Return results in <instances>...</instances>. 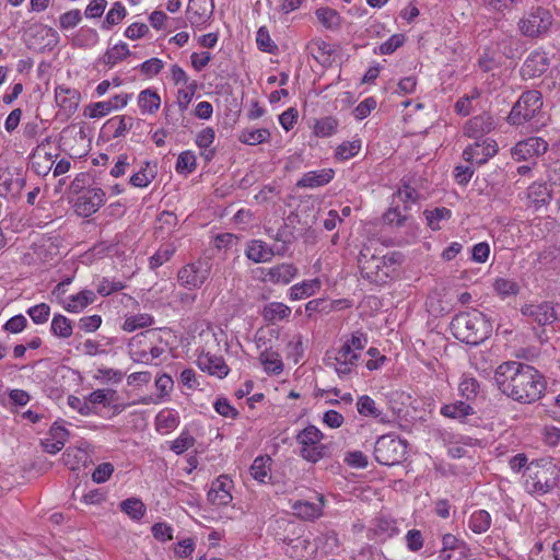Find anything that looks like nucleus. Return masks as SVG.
<instances>
[{
  "label": "nucleus",
  "instance_id": "obj_56",
  "mask_svg": "<svg viewBox=\"0 0 560 560\" xmlns=\"http://www.w3.org/2000/svg\"><path fill=\"white\" fill-rule=\"evenodd\" d=\"M465 542L463 540H459L456 536L452 534H445L442 537V550H441V558L443 560H450L451 555H445L446 551L457 550L460 548H465Z\"/></svg>",
  "mask_w": 560,
  "mask_h": 560
},
{
  "label": "nucleus",
  "instance_id": "obj_2",
  "mask_svg": "<svg viewBox=\"0 0 560 560\" xmlns=\"http://www.w3.org/2000/svg\"><path fill=\"white\" fill-rule=\"evenodd\" d=\"M451 330L459 341L476 346L490 336L492 324L483 313L472 310L457 314L451 322Z\"/></svg>",
  "mask_w": 560,
  "mask_h": 560
},
{
  "label": "nucleus",
  "instance_id": "obj_46",
  "mask_svg": "<svg viewBox=\"0 0 560 560\" xmlns=\"http://www.w3.org/2000/svg\"><path fill=\"white\" fill-rule=\"evenodd\" d=\"M176 247L174 244H165L161 246L154 255H152L149 259V266L151 269H156L162 266L164 262L168 261L171 257L175 254Z\"/></svg>",
  "mask_w": 560,
  "mask_h": 560
},
{
  "label": "nucleus",
  "instance_id": "obj_43",
  "mask_svg": "<svg viewBox=\"0 0 560 560\" xmlns=\"http://www.w3.org/2000/svg\"><path fill=\"white\" fill-rule=\"evenodd\" d=\"M120 510L125 512L132 520H140L145 513V506L141 500L137 498H129L120 503Z\"/></svg>",
  "mask_w": 560,
  "mask_h": 560
},
{
  "label": "nucleus",
  "instance_id": "obj_19",
  "mask_svg": "<svg viewBox=\"0 0 560 560\" xmlns=\"http://www.w3.org/2000/svg\"><path fill=\"white\" fill-rule=\"evenodd\" d=\"M550 66V60L545 51L534 50L525 59L521 73L524 78H537L544 74Z\"/></svg>",
  "mask_w": 560,
  "mask_h": 560
},
{
  "label": "nucleus",
  "instance_id": "obj_61",
  "mask_svg": "<svg viewBox=\"0 0 560 560\" xmlns=\"http://www.w3.org/2000/svg\"><path fill=\"white\" fill-rule=\"evenodd\" d=\"M164 67V62L159 58H151L145 60L139 66L142 74L148 78H152L161 72Z\"/></svg>",
  "mask_w": 560,
  "mask_h": 560
},
{
  "label": "nucleus",
  "instance_id": "obj_4",
  "mask_svg": "<svg viewBox=\"0 0 560 560\" xmlns=\"http://www.w3.org/2000/svg\"><path fill=\"white\" fill-rule=\"evenodd\" d=\"M553 15L550 10L537 5L532 7L517 22L518 32L530 39L547 36L553 24Z\"/></svg>",
  "mask_w": 560,
  "mask_h": 560
},
{
  "label": "nucleus",
  "instance_id": "obj_41",
  "mask_svg": "<svg viewBox=\"0 0 560 560\" xmlns=\"http://www.w3.org/2000/svg\"><path fill=\"white\" fill-rule=\"evenodd\" d=\"M317 289H319L318 280L304 281L303 283L294 284L290 289V299L301 300L308 298L313 295Z\"/></svg>",
  "mask_w": 560,
  "mask_h": 560
},
{
  "label": "nucleus",
  "instance_id": "obj_6",
  "mask_svg": "<svg viewBox=\"0 0 560 560\" xmlns=\"http://www.w3.org/2000/svg\"><path fill=\"white\" fill-rule=\"evenodd\" d=\"M542 96L537 90L523 92L512 107L508 120L511 125H523L535 118L541 110Z\"/></svg>",
  "mask_w": 560,
  "mask_h": 560
},
{
  "label": "nucleus",
  "instance_id": "obj_38",
  "mask_svg": "<svg viewBox=\"0 0 560 560\" xmlns=\"http://www.w3.org/2000/svg\"><path fill=\"white\" fill-rule=\"evenodd\" d=\"M491 525V516L486 510L475 511L469 518L468 526L475 534L486 533Z\"/></svg>",
  "mask_w": 560,
  "mask_h": 560
},
{
  "label": "nucleus",
  "instance_id": "obj_27",
  "mask_svg": "<svg viewBox=\"0 0 560 560\" xmlns=\"http://www.w3.org/2000/svg\"><path fill=\"white\" fill-rule=\"evenodd\" d=\"M357 410L363 417L377 419L382 423L389 422L387 416L376 406L375 400L368 395L358 398Z\"/></svg>",
  "mask_w": 560,
  "mask_h": 560
},
{
  "label": "nucleus",
  "instance_id": "obj_26",
  "mask_svg": "<svg viewBox=\"0 0 560 560\" xmlns=\"http://www.w3.org/2000/svg\"><path fill=\"white\" fill-rule=\"evenodd\" d=\"M332 177V170L312 171L305 173L296 186L300 188H315L328 184Z\"/></svg>",
  "mask_w": 560,
  "mask_h": 560
},
{
  "label": "nucleus",
  "instance_id": "obj_55",
  "mask_svg": "<svg viewBox=\"0 0 560 560\" xmlns=\"http://www.w3.org/2000/svg\"><path fill=\"white\" fill-rule=\"evenodd\" d=\"M27 315L36 325L45 324L50 315V306L46 303H39L27 310Z\"/></svg>",
  "mask_w": 560,
  "mask_h": 560
},
{
  "label": "nucleus",
  "instance_id": "obj_51",
  "mask_svg": "<svg viewBox=\"0 0 560 560\" xmlns=\"http://www.w3.org/2000/svg\"><path fill=\"white\" fill-rule=\"evenodd\" d=\"M360 149H361L360 140L342 142L340 145H338V148L336 150V158L340 161L349 160V159L355 156L359 153Z\"/></svg>",
  "mask_w": 560,
  "mask_h": 560
},
{
  "label": "nucleus",
  "instance_id": "obj_12",
  "mask_svg": "<svg viewBox=\"0 0 560 560\" xmlns=\"http://www.w3.org/2000/svg\"><path fill=\"white\" fill-rule=\"evenodd\" d=\"M522 313L532 317L540 326L550 325L560 320V304L544 302L537 305H525Z\"/></svg>",
  "mask_w": 560,
  "mask_h": 560
},
{
  "label": "nucleus",
  "instance_id": "obj_16",
  "mask_svg": "<svg viewBox=\"0 0 560 560\" xmlns=\"http://www.w3.org/2000/svg\"><path fill=\"white\" fill-rule=\"evenodd\" d=\"M494 126L493 117L488 113H483L466 121L464 135L475 141H482L483 139H488L486 135L493 130Z\"/></svg>",
  "mask_w": 560,
  "mask_h": 560
},
{
  "label": "nucleus",
  "instance_id": "obj_42",
  "mask_svg": "<svg viewBox=\"0 0 560 560\" xmlns=\"http://www.w3.org/2000/svg\"><path fill=\"white\" fill-rule=\"evenodd\" d=\"M127 12L121 2H115L110 10L107 12L105 20L102 23L103 30H110L113 26L119 24L126 16Z\"/></svg>",
  "mask_w": 560,
  "mask_h": 560
},
{
  "label": "nucleus",
  "instance_id": "obj_21",
  "mask_svg": "<svg viewBox=\"0 0 560 560\" xmlns=\"http://www.w3.org/2000/svg\"><path fill=\"white\" fill-rule=\"evenodd\" d=\"M212 0H189L187 8V19L191 25L203 24L212 13Z\"/></svg>",
  "mask_w": 560,
  "mask_h": 560
},
{
  "label": "nucleus",
  "instance_id": "obj_39",
  "mask_svg": "<svg viewBox=\"0 0 560 560\" xmlns=\"http://www.w3.org/2000/svg\"><path fill=\"white\" fill-rule=\"evenodd\" d=\"M129 55L130 50L128 48V45L126 43H119L104 54L102 61L104 65L109 66L112 68L117 62L127 58Z\"/></svg>",
  "mask_w": 560,
  "mask_h": 560
},
{
  "label": "nucleus",
  "instance_id": "obj_58",
  "mask_svg": "<svg viewBox=\"0 0 560 560\" xmlns=\"http://www.w3.org/2000/svg\"><path fill=\"white\" fill-rule=\"evenodd\" d=\"M195 444V438L188 431H183L180 435L172 442L171 450L177 455L183 454Z\"/></svg>",
  "mask_w": 560,
  "mask_h": 560
},
{
  "label": "nucleus",
  "instance_id": "obj_13",
  "mask_svg": "<svg viewBox=\"0 0 560 560\" xmlns=\"http://www.w3.org/2000/svg\"><path fill=\"white\" fill-rule=\"evenodd\" d=\"M497 152V142L493 139H483L482 141H475L474 144L468 145L463 152V158L467 162L482 165L490 158L494 156Z\"/></svg>",
  "mask_w": 560,
  "mask_h": 560
},
{
  "label": "nucleus",
  "instance_id": "obj_35",
  "mask_svg": "<svg viewBox=\"0 0 560 560\" xmlns=\"http://www.w3.org/2000/svg\"><path fill=\"white\" fill-rule=\"evenodd\" d=\"M50 331L55 337L68 339L73 332L72 322L62 314H55L51 319Z\"/></svg>",
  "mask_w": 560,
  "mask_h": 560
},
{
  "label": "nucleus",
  "instance_id": "obj_52",
  "mask_svg": "<svg viewBox=\"0 0 560 560\" xmlns=\"http://www.w3.org/2000/svg\"><path fill=\"white\" fill-rule=\"evenodd\" d=\"M116 397V390L110 388L96 389L88 396V400L91 405H103L108 406Z\"/></svg>",
  "mask_w": 560,
  "mask_h": 560
},
{
  "label": "nucleus",
  "instance_id": "obj_32",
  "mask_svg": "<svg viewBox=\"0 0 560 560\" xmlns=\"http://www.w3.org/2000/svg\"><path fill=\"white\" fill-rule=\"evenodd\" d=\"M138 105L142 113L154 114L161 106V97L155 91L145 89L138 96Z\"/></svg>",
  "mask_w": 560,
  "mask_h": 560
},
{
  "label": "nucleus",
  "instance_id": "obj_63",
  "mask_svg": "<svg viewBox=\"0 0 560 560\" xmlns=\"http://www.w3.org/2000/svg\"><path fill=\"white\" fill-rule=\"evenodd\" d=\"M213 407L219 415L226 418L236 419L240 415L238 411L233 406H231L229 400L224 397L218 398Z\"/></svg>",
  "mask_w": 560,
  "mask_h": 560
},
{
  "label": "nucleus",
  "instance_id": "obj_3",
  "mask_svg": "<svg viewBox=\"0 0 560 560\" xmlns=\"http://www.w3.org/2000/svg\"><path fill=\"white\" fill-rule=\"evenodd\" d=\"M530 485V492L536 494H546L558 487L560 480V469L550 459L540 458L534 460L527 466Z\"/></svg>",
  "mask_w": 560,
  "mask_h": 560
},
{
  "label": "nucleus",
  "instance_id": "obj_64",
  "mask_svg": "<svg viewBox=\"0 0 560 560\" xmlns=\"http://www.w3.org/2000/svg\"><path fill=\"white\" fill-rule=\"evenodd\" d=\"M27 326V319L24 315L19 314L11 317L3 326L5 331L11 334H19L23 331Z\"/></svg>",
  "mask_w": 560,
  "mask_h": 560
},
{
  "label": "nucleus",
  "instance_id": "obj_49",
  "mask_svg": "<svg viewBox=\"0 0 560 560\" xmlns=\"http://www.w3.org/2000/svg\"><path fill=\"white\" fill-rule=\"evenodd\" d=\"M153 324V317L149 314H137L129 316L122 324L125 331L131 332L139 328H144Z\"/></svg>",
  "mask_w": 560,
  "mask_h": 560
},
{
  "label": "nucleus",
  "instance_id": "obj_37",
  "mask_svg": "<svg viewBox=\"0 0 560 560\" xmlns=\"http://www.w3.org/2000/svg\"><path fill=\"white\" fill-rule=\"evenodd\" d=\"M270 132L266 128L244 129L238 135L240 142L248 145H256L269 141Z\"/></svg>",
  "mask_w": 560,
  "mask_h": 560
},
{
  "label": "nucleus",
  "instance_id": "obj_45",
  "mask_svg": "<svg viewBox=\"0 0 560 560\" xmlns=\"http://www.w3.org/2000/svg\"><path fill=\"white\" fill-rule=\"evenodd\" d=\"M197 167V158L190 150L182 152L176 162V171L179 174H190Z\"/></svg>",
  "mask_w": 560,
  "mask_h": 560
},
{
  "label": "nucleus",
  "instance_id": "obj_36",
  "mask_svg": "<svg viewBox=\"0 0 560 560\" xmlns=\"http://www.w3.org/2000/svg\"><path fill=\"white\" fill-rule=\"evenodd\" d=\"M89 459V454L85 448L79 447H69L63 453V462L71 470L79 469L81 465H85Z\"/></svg>",
  "mask_w": 560,
  "mask_h": 560
},
{
  "label": "nucleus",
  "instance_id": "obj_57",
  "mask_svg": "<svg viewBox=\"0 0 560 560\" xmlns=\"http://www.w3.org/2000/svg\"><path fill=\"white\" fill-rule=\"evenodd\" d=\"M82 20V14L79 9H73L62 13L59 16V25L61 30H71L75 27Z\"/></svg>",
  "mask_w": 560,
  "mask_h": 560
},
{
  "label": "nucleus",
  "instance_id": "obj_34",
  "mask_svg": "<svg viewBox=\"0 0 560 560\" xmlns=\"http://www.w3.org/2000/svg\"><path fill=\"white\" fill-rule=\"evenodd\" d=\"M271 463L269 456L256 457L249 468L250 476L261 483L266 482V479L270 478Z\"/></svg>",
  "mask_w": 560,
  "mask_h": 560
},
{
  "label": "nucleus",
  "instance_id": "obj_62",
  "mask_svg": "<svg viewBox=\"0 0 560 560\" xmlns=\"http://www.w3.org/2000/svg\"><path fill=\"white\" fill-rule=\"evenodd\" d=\"M125 289V284L121 281H114L107 278H103L97 285V293L102 296H107L114 292H118Z\"/></svg>",
  "mask_w": 560,
  "mask_h": 560
},
{
  "label": "nucleus",
  "instance_id": "obj_53",
  "mask_svg": "<svg viewBox=\"0 0 560 560\" xmlns=\"http://www.w3.org/2000/svg\"><path fill=\"white\" fill-rule=\"evenodd\" d=\"M115 110V106L112 105L110 102L104 101V102H96L93 104H90L85 110L84 115L89 116L90 118H101L109 113Z\"/></svg>",
  "mask_w": 560,
  "mask_h": 560
},
{
  "label": "nucleus",
  "instance_id": "obj_59",
  "mask_svg": "<svg viewBox=\"0 0 560 560\" xmlns=\"http://www.w3.org/2000/svg\"><path fill=\"white\" fill-rule=\"evenodd\" d=\"M178 417L176 413L165 410L161 411L156 416V429L172 430L178 425Z\"/></svg>",
  "mask_w": 560,
  "mask_h": 560
},
{
  "label": "nucleus",
  "instance_id": "obj_31",
  "mask_svg": "<svg viewBox=\"0 0 560 560\" xmlns=\"http://www.w3.org/2000/svg\"><path fill=\"white\" fill-rule=\"evenodd\" d=\"M291 315V308L280 302H271L264 306L261 316L268 323L285 319Z\"/></svg>",
  "mask_w": 560,
  "mask_h": 560
},
{
  "label": "nucleus",
  "instance_id": "obj_8",
  "mask_svg": "<svg viewBox=\"0 0 560 560\" xmlns=\"http://www.w3.org/2000/svg\"><path fill=\"white\" fill-rule=\"evenodd\" d=\"M358 266L362 277L371 282H385L388 277L385 258L375 255L370 247H364L360 250Z\"/></svg>",
  "mask_w": 560,
  "mask_h": 560
},
{
  "label": "nucleus",
  "instance_id": "obj_10",
  "mask_svg": "<svg viewBox=\"0 0 560 560\" xmlns=\"http://www.w3.org/2000/svg\"><path fill=\"white\" fill-rule=\"evenodd\" d=\"M210 272L211 262L208 259H198L182 267L177 278L182 285L188 289H196L205 283Z\"/></svg>",
  "mask_w": 560,
  "mask_h": 560
},
{
  "label": "nucleus",
  "instance_id": "obj_17",
  "mask_svg": "<svg viewBox=\"0 0 560 560\" xmlns=\"http://www.w3.org/2000/svg\"><path fill=\"white\" fill-rule=\"evenodd\" d=\"M233 481L226 476H219L210 487L208 491V501L217 506H225L228 505L233 497L231 494Z\"/></svg>",
  "mask_w": 560,
  "mask_h": 560
},
{
  "label": "nucleus",
  "instance_id": "obj_47",
  "mask_svg": "<svg viewBox=\"0 0 560 560\" xmlns=\"http://www.w3.org/2000/svg\"><path fill=\"white\" fill-rule=\"evenodd\" d=\"M338 120L331 116H327L316 120L314 125V133L317 137H330L337 131Z\"/></svg>",
  "mask_w": 560,
  "mask_h": 560
},
{
  "label": "nucleus",
  "instance_id": "obj_30",
  "mask_svg": "<svg viewBox=\"0 0 560 560\" xmlns=\"http://www.w3.org/2000/svg\"><path fill=\"white\" fill-rule=\"evenodd\" d=\"M292 509L294 514L300 518L312 521L318 518L323 511V497H319V503H313L308 501H296Z\"/></svg>",
  "mask_w": 560,
  "mask_h": 560
},
{
  "label": "nucleus",
  "instance_id": "obj_20",
  "mask_svg": "<svg viewBox=\"0 0 560 560\" xmlns=\"http://www.w3.org/2000/svg\"><path fill=\"white\" fill-rule=\"evenodd\" d=\"M80 97V92L75 89L59 85L55 90L56 102L68 116L77 110Z\"/></svg>",
  "mask_w": 560,
  "mask_h": 560
},
{
  "label": "nucleus",
  "instance_id": "obj_40",
  "mask_svg": "<svg viewBox=\"0 0 560 560\" xmlns=\"http://www.w3.org/2000/svg\"><path fill=\"white\" fill-rule=\"evenodd\" d=\"M259 360L267 372L279 374L283 371V363L278 352L265 350Z\"/></svg>",
  "mask_w": 560,
  "mask_h": 560
},
{
  "label": "nucleus",
  "instance_id": "obj_60",
  "mask_svg": "<svg viewBox=\"0 0 560 560\" xmlns=\"http://www.w3.org/2000/svg\"><path fill=\"white\" fill-rule=\"evenodd\" d=\"M405 42L406 36L404 34H394L380 46V52L382 55H390L396 49L401 47L405 44Z\"/></svg>",
  "mask_w": 560,
  "mask_h": 560
},
{
  "label": "nucleus",
  "instance_id": "obj_50",
  "mask_svg": "<svg viewBox=\"0 0 560 560\" xmlns=\"http://www.w3.org/2000/svg\"><path fill=\"white\" fill-rule=\"evenodd\" d=\"M493 288L501 298L516 295L520 291V287L514 280L505 278H498L493 283Z\"/></svg>",
  "mask_w": 560,
  "mask_h": 560
},
{
  "label": "nucleus",
  "instance_id": "obj_28",
  "mask_svg": "<svg viewBox=\"0 0 560 560\" xmlns=\"http://www.w3.org/2000/svg\"><path fill=\"white\" fill-rule=\"evenodd\" d=\"M96 299L92 290H83L74 295H71L67 302L62 303L63 308L69 313H80Z\"/></svg>",
  "mask_w": 560,
  "mask_h": 560
},
{
  "label": "nucleus",
  "instance_id": "obj_7",
  "mask_svg": "<svg viewBox=\"0 0 560 560\" xmlns=\"http://www.w3.org/2000/svg\"><path fill=\"white\" fill-rule=\"evenodd\" d=\"M405 454V443L393 435H383L375 442L374 457L381 465L393 466L399 464Z\"/></svg>",
  "mask_w": 560,
  "mask_h": 560
},
{
  "label": "nucleus",
  "instance_id": "obj_18",
  "mask_svg": "<svg viewBox=\"0 0 560 560\" xmlns=\"http://www.w3.org/2000/svg\"><path fill=\"white\" fill-rule=\"evenodd\" d=\"M155 336L153 330H145L133 336L128 342V353L135 363H150L148 354L149 340Z\"/></svg>",
  "mask_w": 560,
  "mask_h": 560
},
{
  "label": "nucleus",
  "instance_id": "obj_44",
  "mask_svg": "<svg viewBox=\"0 0 560 560\" xmlns=\"http://www.w3.org/2000/svg\"><path fill=\"white\" fill-rule=\"evenodd\" d=\"M424 215L428 222V225L431 230L436 231L440 230V222L444 220H448L452 215L450 209L442 207L435 208L433 210H425Z\"/></svg>",
  "mask_w": 560,
  "mask_h": 560
},
{
  "label": "nucleus",
  "instance_id": "obj_1",
  "mask_svg": "<svg viewBox=\"0 0 560 560\" xmlns=\"http://www.w3.org/2000/svg\"><path fill=\"white\" fill-rule=\"evenodd\" d=\"M494 380L503 394L524 404L540 399L546 389L544 375L534 366L517 361L500 364Z\"/></svg>",
  "mask_w": 560,
  "mask_h": 560
},
{
  "label": "nucleus",
  "instance_id": "obj_22",
  "mask_svg": "<svg viewBox=\"0 0 560 560\" xmlns=\"http://www.w3.org/2000/svg\"><path fill=\"white\" fill-rule=\"evenodd\" d=\"M198 366L211 375L222 378L229 374V366L222 357L210 355L209 353L198 358Z\"/></svg>",
  "mask_w": 560,
  "mask_h": 560
},
{
  "label": "nucleus",
  "instance_id": "obj_14",
  "mask_svg": "<svg viewBox=\"0 0 560 560\" xmlns=\"http://www.w3.org/2000/svg\"><path fill=\"white\" fill-rule=\"evenodd\" d=\"M548 150V142L539 137H529L518 141L512 149V156L515 161H525L539 156Z\"/></svg>",
  "mask_w": 560,
  "mask_h": 560
},
{
  "label": "nucleus",
  "instance_id": "obj_9",
  "mask_svg": "<svg viewBox=\"0 0 560 560\" xmlns=\"http://www.w3.org/2000/svg\"><path fill=\"white\" fill-rule=\"evenodd\" d=\"M359 353H352L348 345H341L338 350H328L325 353V364L332 368L340 378L349 375L357 366Z\"/></svg>",
  "mask_w": 560,
  "mask_h": 560
},
{
  "label": "nucleus",
  "instance_id": "obj_23",
  "mask_svg": "<svg viewBox=\"0 0 560 560\" xmlns=\"http://www.w3.org/2000/svg\"><path fill=\"white\" fill-rule=\"evenodd\" d=\"M298 273V269L292 264H280L269 268L262 278L264 281L271 283H289Z\"/></svg>",
  "mask_w": 560,
  "mask_h": 560
},
{
  "label": "nucleus",
  "instance_id": "obj_25",
  "mask_svg": "<svg viewBox=\"0 0 560 560\" xmlns=\"http://www.w3.org/2000/svg\"><path fill=\"white\" fill-rule=\"evenodd\" d=\"M475 413V409L466 400H457L455 402L446 404L441 408V415L460 422H465L469 416Z\"/></svg>",
  "mask_w": 560,
  "mask_h": 560
},
{
  "label": "nucleus",
  "instance_id": "obj_48",
  "mask_svg": "<svg viewBox=\"0 0 560 560\" xmlns=\"http://www.w3.org/2000/svg\"><path fill=\"white\" fill-rule=\"evenodd\" d=\"M256 44L259 50L268 54H277L278 46L270 37L266 26H260L256 35Z\"/></svg>",
  "mask_w": 560,
  "mask_h": 560
},
{
  "label": "nucleus",
  "instance_id": "obj_15",
  "mask_svg": "<svg viewBox=\"0 0 560 560\" xmlns=\"http://www.w3.org/2000/svg\"><path fill=\"white\" fill-rule=\"evenodd\" d=\"M287 252L285 245H267L260 240H253L246 248V256L249 260L259 264L267 262L276 255H283Z\"/></svg>",
  "mask_w": 560,
  "mask_h": 560
},
{
  "label": "nucleus",
  "instance_id": "obj_54",
  "mask_svg": "<svg viewBox=\"0 0 560 560\" xmlns=\"http://www.w3.org/2000/svg\"><path fill=\"white\" fill-rule=\"evenodd\" d=\"M459 393L460 396L466 399V401L474 400L479 390V383L474 377H465L459 383Z\"/></svg>",
  "mask_w": 560,
  "mask_h": 560
},
{
  "label": "nucleus",
  "instance_id": "obj_24",
  "mask_svg": "<svg viewBox=\"0 0 560 560\" xmlns=\"http://www.w3.org/2000/svg\"><path fill=\"white\" fill-rule=\"evenodd\" d=\"M140 125V120H136L131 116H115L106 121L104 128L112 132L114 139L125 137L126 133L133 128V125Z\"/></svg>",
  "mask_w": 560,
  "mask_h": 560
},
{
  "label": "nucleus",
  "instance_id": "obj_5",
  "mask_svg": "<svg viewBox=\"0 0 560 560\" xmlns=\"http://www.w3.org/2000/svg\"><path fill=\"white\" fill-rule=\"evenodd\" d=\"M324 434L315 425H307L296 435V442L300 444V456L310 462L317 463L328 455V446L323 444Z\"/></svg>",
  "mask_w": 560,
  "mask_h": 560
},
{
  "label": "nucleus",
  "instance_id": "obj_29",
  "mask_svg": "<svg viewBox=\"0 0 560 560\" xmlns=\"http://www.w3.org/2000/svg\"><path fill=\"white\" fill-rule=\"evenodd\" d=\"M317 21L328 31L336 32L341 27L342 19L339 12L329 7H322L315 11Z\"/></svg>",
  "mask_w": 560,
  "mask_h": 560
},
{
  "label": "nucleus",
  "instance_id": "obj_33",
  "mask_svg": "<svg viewBox=\"0 0 560 560\" xmlns=\"http://www.w3.org/2000/svg\"><path fill=\"white\" fill-rule=\"evenodd\" d=\"M527 198L535 207H540L550 201L551 192L546 183H533L527 189Z\"/></svg>",
  "mask_w": 560,
  "mask_h": 560
},
{
  "label": "nucleus",
  "instance_id": "obj_11",
  "mask_svg": "<svg viewBox=\"0 0 560 560\" xmlns=\"http://www.w3.org/2000/svg\"><path fill=\"white\" fill-rule=\"evenodd\" d=\"M105 202V192L98 187L89 188L79 195L74 201V211L83 218L95 213Z\"/></svg>",
  "mask_w": 560,
  "mask_h": 560
}]
</instances>
